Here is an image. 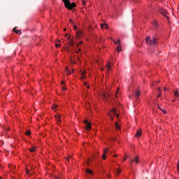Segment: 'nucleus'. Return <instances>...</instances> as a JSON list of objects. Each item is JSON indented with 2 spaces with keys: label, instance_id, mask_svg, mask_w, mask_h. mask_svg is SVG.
<instances>
[{
  "label": "nucleus",
  "instance_id": "nucleus-36",
  "mask_svg": "<svg viewBox=\"0 0 179 179\" xmlns=\"http://www.w3.org/2000/svg\"><path fill=\"white\" fill-rule=\"evenodd\" d=\"M61 84H62V85H64V84H65L64 81H62V82H61Z\"/></svg>",
  "mask_w": 179,
  "mask_h": 179
},
{
  "label": "nucleus",
  "instance_id": "nucleus-2",
  "mask_svg": "<svg viewBox=\"0 0 179 179\" xmlns=\"http://www.w3.org/2000/svg\"><path fill=\"white\" fill-rule=\"evenodd\" d=\"M139 162V160H138V156H136L134 158H131L130 160H129V163L131 164V166H132V164L133 163H135V164H138Z\"/></svg>",
  "mask_w": 179,
  "mask_h": 179
},
{
  "label": "nucleus",
  "instance_id": "nucleus-43",
  "mask_svg": "<svg viewBox=\"0 0 179 179\" xmlns=\"http://www.w3.org/2000/svg\"><path fill=\"white\" fill-rule=\"evenodd\" d=\"M72 63H73V64H75V62L72 61Z\"/></svg>",
  "mask_w": 179,
  "mask_h": 179
},
{
  "label": "nucleus",
  "instance_id": "nucleus-5",
  "mask_svg": "<svg viewBox=\"0 0 179 179\" xmlns=\"http://www.w3.org/2000/svg\"><path fill=\"white\" fill-rule=\"evenodd\" d=\"M113 115H116V113H115V108H113V109L110 111V113H109V116H110V119H111L112 121L114 120Z\"/></svg>",
  "mask_w": 179,
  "mask_h": 179
},
{
  "label": "nucleus",
  "instance_id": "nucleus-35",
  "mask_svg": "<svg viewBox=\"0 0 179 179\" xmlns=\"http://www.w3.org/2000/svg\"><path fill=\"white\" fill-rule=\"evenodd\" d=\"M62 90H64V91L66 90V88L64 87H62Z\"/></svg>",
  "mask_w": 179,
  "mask_h": 179
},
{
  "label": "nucleus",
  "instance_id": "nucleus-4",
  "mask_svg": "<svg viewBox=\"0 0 179 179\" xmlns=\"http://www.w3.org/2000/svg\"><path fill=\"white\" fill-rule=\"evenodd\" d=\"M159 13L161 15H163L164 16H165L167 18V20L169 19V17L167 16L168 13L166 10L161 8V9H159Z\"/></svg>",
  "mask_w": 179,
  "mask_h": 179
},
{
  "label": "nucleus",
  "instance_id": "nucleus-56",
  "mask_svg": "<svg viewBox=\"0 0 179 179\" xmlns=\"http://www.w3.org/2000/svg\"><path fill=\"white\" fill-rule=\"evenodd\" d=\"M68 38H69V36L68 37Z\"/></svg>",
  "mask_w": 179,
  "mask_h": 179
},
{
  "label": "nucleus",
  "instance_id": "nucleus-22",
  "mask_svg": "<svg viewBox=\"0 0 179 179\" xmlns=\"http://www.w3.org/2000/svg\"><path fill=\"white\" fill-rule=\"evenodd\" d=\"M86 172H87V173H89V174L93 175V171H92L90 170V169H87V170H86Z\"/></svg>",
  "mask_w": 179,
  "mask_h": 179
},
{
  "label": "nucleus",
  "instance_id": "nucleus-32",
  "mask_svg": "<svg viewBox=\"0 0 179 179\" xmlns=\"http://www.w3.org/2000/svg\"><path fill=\"white\" fill-rule=\"evenodd\" d=\"M80 51H81V49L79 48V49H78V51H76V53H77L78 55H79V52H80Z\"/></svg>",
  "mask_w": 179,
  "mask_h": 179
},
{
  "label": "nucleus",
  "instance_id": "nucleus-45",
  "mask_svg": "<svg viewBox=\"0 0 179 179\" xmlns=\"http://www.w3.org/2000/svg\"><path fill=\"white\" fill-rule=\"evenodd\" d=\"M126 161V158H124V162Z\"/></svg>",
  "mask_w": 179,
  "mask_h": 179
},
{
  "label": "nucleus",
  "instance_id": "nucleus-41",
  "mask_svg": "<svg viewBox=\"0 0 179 179\" xmlns=\"http://www.w3.org/2000/svg\"><path fill=\"white\" fill-rule=\"evenodd\" d=\"M160 96H161V93H159V94L158 97H160Z\"/></svg>",
  "mask_w": 179,
  "mask_h": 179
},
{
  "label": "nucleus",
  "instance_id": "nucleus-12",
  "mask_svg": "<svg viewBox=\"0 0 179 179\" xmlns=\"http://www.w3.org/2000/svg\"><path fill=\"white\" fill-rule=\"evenodd\" d=\"M115 127L116 130H120L121 129V127L120 126V124L117 122L115 123Z\"/></svg>",
  "mask_w": 179,
  "mask_h": 179
},
{
  "label": "nucleus",
  "instance_id": "nucleus-40",
  "mask_svg": "<svg viewBox=\"0 0 179 179\" xmlns=\"http://www.w3.org/2000/svg\"><path fill=\"white\" fill-rule=\"evenodd\" d=\"M104 98L107 99V96L106 94L104 95Z\"/></svg>",
  "mask_w": 179,
  "mask_h": 179
},
{
  "label": "nucleus",
  "instance_id": "nucleus-16",
  "mask_svg": "<svg viewBox=\"0 0 179 179\" xmlns=\"http://www.w3.org/2000/svg\"><path fill=\"white\" fill-rule=\"evenodd\" d=\"M174 94L176 97H179V92L178 90H174Z\"/></svg>",
  "mask_w": 179,
  "mask_h": 179
},
{
  "label": "nucleus",
  "instance_id": "nucleus-42",
  "mask_svg": "<svg viewBox=\"0 0 179 179\" xmlns=\"http://www.w3.org/2000/svg\"><path fill=\"white\" fill-rule=\"evenodd\" d=\"M116 117H119V114H117Z\"/></svg>",
  "mask_w": 179,
  "mask_h": 179
},
{
  "label": "nucleus",
  "instance_id": "nucleus-37",
  "mask_svg": "<svg viewBox=\"0 0 179 179\" xmlns=\"http://www.w3.org/2000/svg\"><path fill=\"white\" fill-rule=\"evenodd\" d=\"M79 43L80 45H82L83 43V41H80Z\"/></svg>",
  "mask_w": 179,
  "mask_h": 179
},
{
  "label": "nucleus",
  "instance_id": "nucleus-48",
  "mask_svg": "<svg viewBox=\"0 0 179 179\" xmlns=\"http://www.w3.org/2000/svg\"><path fill=\"white\" fill-rule=\"evenodd\" d=\"M78 45V47H79V43H78V45Z\"/></svg>",
  "mask_w": 179,
  "mask_h": 179
},
{
  "label": "nucleus",
  "instance_id": "nucleus-30",
  "mask_svg": "<svg viewBox=\"0 0 179 179\" xmlns=\"http://www.w3.org/2000/svg\"><path fill=\"white\" fill-rule=\"evenodd\" d=\"M108 151V148H106V149H105L104 150V152H103V154H106V152Z\"/></svg>",
  "mask_w": 179,
  "mask_h": 179
},
{
  "label": "nucleus",
  "instance_id": "nucleus-13",
  "mask_svg": "<svg viewBox=\"0 0 179 179\" xmlns=\"http://www.w3.org/2000/svg\"><path fill=\"white\" fill-rule=\"evenodd\" d=\"M63 3H64V6H66L70 3L69 0H62Z\"/></svg>",
  "mask_w": 179,
  "mask_h": 179
},
{
  "label": "nucleus",
  "instance_id": "nucleus-15",
  "mask_svg": "<svg viewBox=\"0 0 179 179\" xmlns=\"http://www.w3.org/2000/svg\"><path fill=\"white\" fill-rule=\"evenodd\" d=\"M36 147H32V148H29V150L31 152H36Z\"/></svg>",
  "mask_w": 179,
  "mask_h": 179
},
{
  "label": "nucleus",
  "instance_id": "nucleus-53",
  "mask_svg": "<svg viewBox=\"0 0 179 179\" xmlns=\"http://www.w3.org/2000/svg\"><path fill=\"white\" fill-rule=\"evenodd\" d=\"M113 157H117V155H114Z\"/></svg>",
  "mask_w": 179,
  "mask_h": 179
},
{
  "label": "nucleus",
  "instance_id": "nucleus-8",
  "mask_svg": "<svg viewBox=\"0 0 179 179\" xmlns=\"http://www.w3.org/2000/svg\"><path fill=\"white\" fill-rule=\"evenodd\" d=\"M84 124H86V128L87 130L91 129V124L88 122L87 120L84 121Z\"/></svg>",
  "mask_w": 179,
  "mask_h": 179
},
{
  "label": "nucleus",
  "instance_id": "nucleus-26",
  "mask_svg": "<svg viewBox=\"0 0 179 179\" xmlns=\"http://www.w3.org/2000/svg\"><path fill=\"white\" fill-rule=\"evenodd\" d=\"M55 47H57V48H59V47H61V44L56 43Z\"/></svg>",
  "mask_w": 179,
  "mask_h": 179
},
{
  "label": "nucleus",
  "instance_id": "nucleus-11",
  "mask_svg": "<svg viewBox=\"0 0 179 179\" xmlns=\"http://www.w3.org/2000/svg\"><path fill=\"white\" fill-rule=\"evenodd\" d=\"M141 136V130L138 129L137 130V133L135 134V137H140Z\"/></svg>",
  "mask_w": 179,
  "mask_h": 179
},
{
  "label": "nucleus",
  "instance_id": "nucleus-14",
  "mask_svg": "<svg viewBox=\"0 0 179 179\" xmlns=\"http://www.w3.org/2000/svg\"><path fill=\"white\" fill-rule=\"evenodd\" d=\"M116 50H117V52H121L122 49H121V45L120 44H119V46H117L116 48Z\"/></svg>",
  "mask_w": 179,
  "mask_h": 179
},
{
  "label": "nucleus",
  "instance_id": "nucleus-3",
  "mask_svg": "<svg viewBox=\"0 0 179 179\" xmlns=\"http://www.w3.org/2000/svg\"><path fill=\"white\" fill-rule=\"evenodd\" d=\"M66 8H68L69 10H73L75 7L77 6V4L75 3H69L66 6H65Z\"/></svg>",
  "mask_w": 179,
  "mask_h": 179
},
{
  "label": "nucleus",
  "instance_id": "nucleus-49",
  "mask_svg": "<svg viewBox=\"0 0 179 179\" xmlns=\"http://www.w3.org/2000/svg\"><path fill=\"white\" fill-rule=\"evenodd\" d=\"M164 91H166V88H164Z\"/></svg>",
  "mask_w": 179,
  "mask_h": 179
},
{
  "label": "nucleus",
  "instance_id": "nucleus-23",
  "mask_svg": "<svg viewBox=\"0 0 179 179\" xmlns=\"http://www.w3.org/2000/svg\"><path fill=\"white\" fill-rule=\"evenodd\" d=\"M82 1V4L83 6H86V3H87V1L86 0H81Z\"/></svg>",
  "mask_w": 179,
  "mask_h": 179
},
{
  "label": "nucleus",
  "instance_id": "nucleus-18",
  "mask_svg": "<svg viewBox=\"0 0 179 179\" xmlns=\"http://www.w3.org/2000/svg\"><path fill=\"white\" fill-rule=\"evenodd\" d=\"M113 43H114L115 45L120 44V39H117V41H115V40H113Z\"/></svg>",
  "mask_w": 179,
  "mask_h": 179
},
{
  "label": "nucleus",
  "instance_id": "nucleus-52",
  "mask_svg": "<svg viewBox=\"0 0 179 179\" xmlns=\"http://www.w3.org/2000/svg\"><path fill=\"white\" fill-rule=\"evenodd\" d=\"M55 108H57V106H55Z\"/></svg>",
  "mask_w": 179,
  "mask_h": 179
},
{
  "label": "nucleus",
  "instance_id": "nucleus-44",
  "mask_svg": "<svg viewBox=\"0 0 179 179\" xmlns=\"http://www.w3.org/2000/svg\"><path fill=\"white\" fill-rule=\"evenodd\" d=\"M84 85H85V86H87V83H84Z\"/></svg>",
  "mask_w": 179,
  "mask_h": 179
},
{
  "label": "nucleus",
  "instance_id": "nucleus-33",
  "mask_svg": "<svg viewBox=\"0 0 179 179\" xmlns=\"http://www.w3.org/2000/svg\"><path fill=\"white\" fill-rule=\"evenodd\" d=\"M154 26L157 27V26H158L157 22H154Z\"/></svg>",
  "mask_w": 179,
  "mask_h": 179
},
{
  "label": "nucleus",
  "instance_id": "nucleus-34",
  "mask_svg": "<svg viewBox=\"0 0 179 179\" xmlns=\"http://www.w3.org/2000/svg\"><path fill=\"white\" fill-rule=\"evenodd\" d=\"M76 59H77V60H80L79 55H78Z\"/></svg>",
  "mask_w": 179,
  "mask_h": 179
},
{
  "label": "nucleus",
  "instance_id": "nucleus-1",
  "mask_svg": "<svg viewBox=\"0 0 179 179\" xmlns=\"http://www.w3.org/2000/svg\"><path fill=\"white\" fill-rule=\"evenodd\" d=\"M146 43L147 45L150 46H157L158 44L157 38H152V39H150V37L145 38Z\"/></svg>",
  "mask_w": 179,
  "mask_h": 179
},
{
  "label": "nucleus",
  "instance_id": "nucleus-27",
  "mask_svg": "<svg viewBox=\"0 0 179 179\" xmlns=\"http://www.w3.org/2000/svg\"><path fill=\"white\" fill-rule=\"evenodd\" d=\"M74 42L73 41H70V45L73 47Z\"/></svg>",
  "mask_w": 179,
  "mask_h": 179
},
{
  "label": "nucleus",
  "instance_id": "nucleus-10",
  "mask_svg": "<svg viewBox=\"0 0 179 179\" xmlns=\"http://www.w3.org/2000/svg\"><path fill=\"white\" fill-rule=\"evenodd\" d=\"M134 96L136 98L138 99L140 97V91L138 90H135Z\"/></svg>",
  "mask_w": 179,
  "mask_h": 179
},
{
  "label": "nucleus",
  "instance_id": "nucleus-31",
  "mask_svg": "<svg viewBox=\"0 0 179 179\" xmlns=\"http://www.w3.org/2000/svg\"><path fill=\"white\" fill-rule=\"evenodd\" d=\"M73 29L74 30H77L78 29V26L77 25H74Z\"/></svg>",
  "mask_w": 179,
  "mask_h": 179
},
{
  "label": "nucleus",
  "instance_id": "nucleus-6",
  "mask_svg": "<svg viewBox=\"0 0 179 179\" xmlns=\"http://www.w3.org/2000/svg\"><path fill=\"white\" fill-rule=\"evenodd\" d=\"M55 119H56L57 123L58 124H60L62 122V120L61 119V116L59 115H55Z\"/></svg>",
  "mask_w": 179,
  "mask_h": 179
},
{
  "label": "nucleus",
  "instance_id": "nucleus-7",
  "mask_svg": "<svg viewBox=\"0 0 179 179\" xmlns=\"http://www.w3.org/2000/svg\"><path fill=\"white\" fill-rule=\"evenodd\" d=\"M83 31H78L76 32V37H77V38H81L82 36H83Z\"/></svg>",
  "mask_w": 179,
  "mask_h": 179
},
{
  "label": "nucleus",
  "instance_id": "nucleus-47",
  "mask_svg": "<svg viewBox=\"0 0 179 179\" xmlns=\"http://www.w3.org/2000/svg\"><path fill=\"white\" fill-rule=\"evenodd\" d=\"M115 97H117V94H115Z\"/></svg>",
  "mask_w": 179,
  "mask_h": 179
},
{
  "label": "nucleus",
  "instance_id": "nucleus-20",
  "mask_svg": "<svg viewBox=\"0 0 179 179\" xmlns=\"http://www.w3.org/2000/svg\"><path fill=\"white\" fill-rule=\"evenodd\" d=\"M106 68H107V69H108V71L109 72L110 70L111 69V66H110V64H107V65H106Z\"/></svg>",
  "mask_w": 179,
  "mask_h": 179
},
{
  "label": "nucleus",
  "instance_id": "nucleus-38",
  "mask_svg": "<svg viewBox=\"0 0 179 179\" xmlns=\"http://www.w3.org/2000/svg\"><path fill=\"white\" fill-rule=\"evenodd\" d=\"M85 73H82V76L84 78Z\"/></svg>",
  "mask_w": 179,
  "mask_h": 179
},
{
  "label": "nucleus",
  "instance_id": "nucleus-39",
  "mask_svg": "<svg viewBox=\"0 0 179 179\" xmlns=\"http://www.w3.org/2000/svg\"><path fill=\"white\" fill-rule=\"evenodd\" d=\"M177 167H178V169H179V161H178V163L177 164Z\"/></svg>",
  "mask_w": 179,
  "mask_h": 179
},
{
  "label": "nucleus",
  "instance_id": "nucleus-19",
  "mask_svg": "<svg viewBox=\"0 0 179 179\" xmlns=\"http://www.w3.org/2000/svg\"><path fill=\"white\" fill-rule=\"evenodd\" d=\"M25 134L27 136H30L31 135V131L30 130H27L26 132H25Z\"/></svg>",
  "mask_w": 179,
  "mask_h": 179
},
{
  "label": "nucleus",
  "instance_id": "nucleus-28",
  "mask_svg": "<svg viewBox=\"0 0 179 179\" xmlns=\"http://www.w3.org/2000/svg\"><path fill=\"white\" fill-rule=\"evenodd\" d=\"M103 159H106V153H103V156H102Z\"/></svg>",
  "mask_w": 179,
  "mask_h": 179
},
{
  "label": "nucleus",
  "instance_id": "nucleus-21",
  "mask_svg": "<svg viewBox=\"0 0 179 179\" xmlns=\"http://www.w3.org/2000/svg\"><path fill=\"white\" fill-rule=\"evenodd\" d=\"M120 173H121V170L120 169H117L116 170V173H116L117 176H119L120 174Z\"/></svg>",
  "mask_w": 179,
  "mask_h": 179
},
{
  "label": "nucleus",
  "instance_id": "nucleus-51",
  "mask_svg": "<svg viewBox=\"0 0 179 179\" xmlns=\"http://www.w3.org/2000/svg\"><path fill=\"white\" fill-rule=\"evenodd\" d=\"M87 87V89H89L90 88V87Z\"/></svg>",
  "mask_w": 179,
  "mask_h": 179
},
{
  "label": "nucleus",
  "instance_id": "nucleus-9",
  "mask_svg": "<svg viewBox=\"0 0 179 179\" xmlns=\"http://www.w3.org/2000/svg\"><path fill=\"white\" fill-rule=\"evenodd\" d=\"M100 26L102 29H107L108 28V25L106 23L101 24Z\"/></svg>",
  "mask_w": 179,
  "mask_h": 179
},
{
  "label": "nucleus",
  "instance_id": "nucleus-29",
  "mask_svg": "<svg viewBox=\"0 0 179 179\" xmlns=\"http://www.w3.org/2000/svg\"><path fill=\"white\" fill-rule=\"evenodd\" d=\"M26 173H27V175L30 176V173H29V171L28 169L26 170Z\"/></svg>",
  "mask_w": 179,
  "mask_h": 179
},
{
  "label": "nucleus",
  "instance_id": "nucleus-55",
  "mask_svg": "<svg viewBox=\"0 0 179 179\" xmlns=\"http://www.w3.org/2000/svg\"><path fill=\"white\" fill-rule=\"evenodd\" d=\"M178 172H179V168L178 169Z\"/></svg>",
  "mask_w": 179,
  "mask_h": 179
},
{
  "label": "nucleus",
  "instance_id": "nucleus-54",
  "mask_svg": "<svg viewBox=\"0 0 179 179\" xmlns=\"http://www.w3.org/2000/svg\"><path fill=\"white\" fill-rule=\"evenodd\" d=\"M64 30H66V29H64Z\"/></svg>",
  "mask_w": 179,
  "mask_h": 179
},
{
  "label": "nucleus",
  "instance_id": "nucleus-46",
  "mask_svg": "<svg viewBox=\"0 0 179 179\" xmlns=\"http://www.w3.org/2000/svg\"><path fill=\"white\" fill-rule=\"evenodd\" d=\"M70 22H72V20H70Z\"/></svg>",
  "mask_w": 179,
  "mask_h": 179
},
{
  "label": "nucleus",
  "instance_id": "nucleus-50",
  "mask_svg": "<svg viewBox=\"0 0 179 179\" xmlns=\"http://www.w3.org/2000/svg\"><path fill=\"white\" fill-rule=\"evenodd\" d=\"M159 92H161V90L159 88Z\"/></svg>",
  "mask_w": 179,
  "mask_h": 179
},
{
  "label": "nucleus",
  "instance_id": "nucleus-17",
  "mask_svg": "<svg viewBox=\"0 0 179 179\" xmlns=\"http://www.w3.org/2000/svg\"><path fill=\"white\" fill-rule=\"evenodd\" d=\"M66 73L68 75V76H70L71 75V72H70V71H69V68L67 67V68H66Z\"/></svg>",
  "mask_w": 179,
  "mask_h": 179
},
{
  "label": "nucleus",
  "instance_id": "nucleus-25",
  "mask_svg": "<svg viewBox=\"0 0 179 179\" xmlns=\"http://www.w3.org/2000/svg\"><path fill=\"white\" fill-rule=\"evenodd\" d=\"M159 110H161L162 111V113H163L164 114H166V110L162 109L160 107H159Z\"/></svg>",
  "mask_w": 179,
  "mask_h": 179
},
{
  "label": "nucleus",
  "instance_id": "nucleus-24",
  "mask_svg": "<svg viewBox=\"0 0 179 179\" xmlns=\"http://www.w3.org/2000/svg\"><path fill=\"white\" fill-rule=\"evenodd\" d=\"M16 28H17V27H15V28H14V29H13L14 31H15L16 34H19V32H20V34H21V31H19V30H17V29H16Z\"/></svg>",
  "mask_w": 179,
  "mask_h": 179
}]
</instances>
